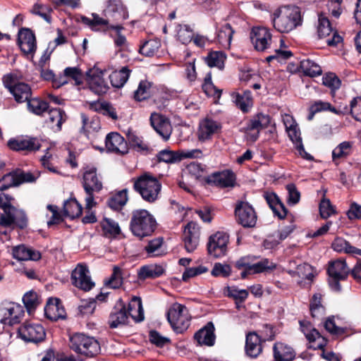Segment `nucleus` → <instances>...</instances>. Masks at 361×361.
<instances>
[{"mask_svg":"<svg viewBox=\"0 0 361 361\" xmlns=\"http://www.w3.org/2000/svg\"><path fill=\"white\" fill-rule=\"evenodd\" d=\"M302 19L299 7L283 6L272 14L274 27L281 33H288L302 25Z\"/></svg>","mask_w":361,"mask_h":361,"instance_id":"f257e3e1","label":"nucleus"},{"mask_svg":"<svg viewBox=\"0 0 361 361\" xmlns=\"http://www.w3.org/2000/svg\"><path fill=\"white\" fill-rule=\"evenodd\" d=\"M156 226V219L147 210L137 209L133 212L130 228L134 235L140 238L151 235Z\"/></svg>","mask_w":361,"mask_h":361,"instance_id":"f03ea898","label":"nucleus"},{"mask_svg":"<svg viewBox=\"0 0 361 361\" xmlns=\"http://www.w3.org/2000/svg\"><path fill=\"white\" fill-rule=\"evenodd\" d=\"M69 347L75 353L86 357H94L100 352L99 342L94 338L82 333L69 336Z\"/></svg>","mask_w":361,"mask_h":361,"instance_id":"7ed1b4c3","label":"nucleus"},{"mask_svg":"<svg viewBox=\"0 0 361 361\" xmlns=\"http://www.w3.org/2000/svg\"><path fill=\"white\" fill-rule=\"evenodd\" d=\"M133 187L144 200L154 202L158 199L161 185L156 177L146 173L134 180Z\"/></svg>","mask_w":361,"mask_h":361,"instance_id":"20e7f679","label":"nucleus"},{"mask_svg":"<svg viewBox=\"0 0 361 361\" xmlns=\"http://www.w3.org/2000/svg\"><path fill=\"white\" fill-rule=\"evenodd\" d=\"M82 185L86 192V209H90L95 204L94 192H99L103 187L102 180L97 173V169L94 166L84 168Z\"/></svg>","mask_w":361,"mask_h":361,"instance_id":"39448f33","label":"nucleus"},{"mask_svg":"<svg viewBox=\"0 0 361 361\" xmlns=\"http://www.w3.org/2000/svg\"><path fill=\"white\" fill-rule=\"evenodd\" d=\"M167 319L176 333H183L190 326V316L185 305L176 302L168 310Z\"/></svg>","mask_w":361,"mask_h":361,"instance_id":"423d86ee","label":"nucleus"},{"mask_svg":"<svg viewBox=\"0 0 361 361\" xmlns=\"http://www.w3.org/2000/svg\"><path fill=\"white\" fill-rule=\"evenodd\" d=\"M271 118L269 115L259 113L253 116L247 122L242 131L245 133V139L248 142H255L260 131L269 126Z\"/></svg>","mask_w":361,"mask_h":361,"instance_id":"0eeeda50","label":"nucleus"},{"mask_svg":"<svg viewBox=\"0 0 361 361\" xmlns=\"http://www.w3.org/2000/svg\"><path fill=\"white\" fill-rule=\"evenodd\" d=\"M24 308L20 304L4 302L0 304V323L13 326L20 322L24 316Z\"/></svg>","mask_w":361,"mask_h":361,"instance_id":"6e6552de","label":"nucleus"},{"mask_svg":"<svg viewBox=\"0 0 361 361\" xmlns=\"http://www.w3.org/2000/svg\"><path fill=\"white\" fill-rule=\"evenodd\" d=\"M329 276V285L334 290H340L341 285L339 281L345 280L350 272V269L346 264L345 259H338L329 262L327 269Z\"/></svg>","mask_w":361,"mask_h":361,"instance_id":"1a4fd4ad","label":"nucleus"},{"mask_svg":"<svg viewBox=\"0 0 361 361\" xmlns=\"http://www.w3.org/2000/svg\"><path fill=\"white\" fill-rule=\"evenodd\" d=\"M250 37L254 48L258 51H266L274 43L270 30L265 27H253Z\"/></svg>","mask_w":361,"mask_h":361,"instance_id":"9d476101","label":"nucleus"},{"mask_svg":"<svg viewBox=\"0 0 361 361\" xmlns=\"http://www.w3.org/2000/svg\"><path fill=\"white\" fill-rule=\"evenodd\" d=\"M317 31L318 37L326 39L329 46H336L342 41V37L334 31L329 18L322 13L318 16Z\"/></svg>","mask_w":361,"mask_h":361,"instance_id":"9b49d317","label":"nucleus"},{"mask_svg":"<svg viewBox=\"0 0 361 361\" xmlns=\"http://www.w3.org/2000/svg\"><path fill=\"white\" fill-rule=\"evenodd\" d=\"M222 125L219 121L209 117L202 119L198 125L197 136L199 141L205 142L221 133Z\"/></svg>","mask_w":361,"mask_h":361,"instance_id":"f8f14e48","label":"nucleus"},{"mask_svg":"<svg viewBox=\"0 0 361 361\" xmlns=\"http://www.w3.org/2000/svg\"><path fill=\"white\" fill-rule=\"evenodd\" d=\"M72 284L84 291H89L94 286L88 267L84 264H78L71 273Z\"/></svg>","mask_w":361,"mask_h":361,"instance_id":"ddd939ff","label":"nucleus"},{"mask_svg":"<svg viewBox=\"0 0 361 361\" xmlns=\"http://www.w3.org/2000/svg\"><path fill=\"white\" fill-rule=\"evenodd\" d=\"M235 215L237 222L245 228H253L256 225V212L247 202H238L235 208Z\"/></svg>","mask_w":361,"mask_h":361,"instance_id":"4468645a","label":"nucleus"},{"mask_svg":"<svg viewBox=\"0 0 361 361\" xmlns=\"http://www.w3.org/2000/svg\"><path fill=\"white\" fill-rule=\"evenodd\" d=\"M228 241L229 236L224 232L218 231L211 235L207 243L209 254L216 258L226 255Z\"/></svg>","mask_w":361,"mask_h":361,"instance_id":"2eb2a0df","label":"nucleus"},{"mask_svg":"<svg viewBox=\"0 0 361 361\" xmlns=\"http://www.w3.org/2000/svg\"><path fill=\"white\" fill-rule=\"evenodd\" d=\"M0 214V226L8 227L13 224L20 228H23L27 225V217L25 212L11 206L3 211Z\"/></svg>","mask_w":361,"mask_h":361,"instance_id":"dca6fc26","label":"nucleus"},{"mask_svg":"<svg viewBox=\"0 0 361 361\" xmlns=\"http://www.w3.org/2000/svg\"><path fill=\"white\" fill-rule=\"evenodd\" d=\"M18 335L26 342L38 343L44 340L46 334L41 324L25 322L18 329Z\"/></svg>","mask_w":361,"mask_h":361,"instance_id":"f3484780","label":"nucleus"},{"mask_svg":"<svg viewBox=\"0 0 361 361\" xmlns=\"http://www.w3.org/2000/svg\"><path fill=\"white\" fill-rule=\"evenodd\" d=\"M300 330L309 341V348L314 350L323 349L326 343V339L312 326L310 322L300 321Z\"/></svg>","mask_w":361,"mask_h":361,"instance_id":"a211bd4d","label":"nucleus"},{"mask_svg":"<svg viewBox=\"0 0 361 361\" xmlns=\"http://www.w3.org/2000/svg\"><path fill=\"white\" fill-rule=\"evenodd\" d=\"M37 177L31 173H25L16 171L5 175L0 179V190H5L8 188L17 186L23 183H31L36 180Z\"/></svg>","mask_w":361,"mask_h":361,"instance_id":"6ab92c4d","label":"nucleus"},{"mask_svg":"<svg viewBox=\"0 0 361 361\" xmlns=\"http://www.w3.org/2000/svg\"><path fill=\"white\" fill-rule=\"evenodd\" d=\"M87 80L90 89L97 94L107 92L109 86L103 78V72L98 68L90 69L87 73Z\"/></svg>","mask_w":361,"mask_h":361,"instance_id":"aec40b11","label":"nucleus"},{"mask_svg":"<svg viewBox=\"0 0 361 361\" xmlns=\"http://www.w3.org/2000/svg\"><path fill=\"white\" fill-rule=\"evenodd\" d=\"M150 123L154 130L164 140L169 139L172 133V126L166 117L158 113H152L150 116Z\"/></svg>","mask_w":361,"mask_h":361,"instance_id":"412c9836","label":"nucleus"},{"mask_svg":"<svg viewBox=\"0 0 361 361\" xmlns=\"http://www.w3.org/2000/svg\"><path fill=\"white\" fill-rule=\"evenodd\" d=\"M207 182L220 188H232L235 185V175L230 170H224L209 176Z\"/></svg>","mask_w":361,"mask_h":361,"instance_id":"4be33fe9","label":"nucleus"},{"mask_svg":"<svg viewBox=\"0 0 361 361\" xmlns=\"http://www.w3.org/2000/svg\"><path fill=\"white\" fill-rule=\"evenodd\" d=\"M18 43L25 54H32L37 48L34 33L28 28H21L18 32Z\"/></svg>","mask_w":361,"mask_h":361,"instance_id":"5701e85b","label":"nucleus"},{"mask_svg":"<svg viewBox=\"0 0 361 361\" xmlns=\"http://www.w3.org/2000/svg\"><path fill=\"white\" fill-rule=\"evenodd\" d=\"M105 11L107 16L114 21L119 22L128 18L127 8L121 0H108Z\"/></svg>","mask_w":361,"mask_h":361,"instance_id":"b1692460","label":"nucleus"},{"mask_svg":"<svg viewBox=\"0 0 361 361\" xmlns=\"http://www.w3.org/2000/svg\"><path fill=\"white\" fill-rule=\"evenodd\" d=\"M7 145L13 151H36L41 147L36 137L13 138L9 140Z\"/></svg>","mask_w":361,"mask_h":361,"instance_id":"393cba45","label":"nucleus"},{"mask_svg":"<svg viewBox=\"0 0 361 361\" xmlns=\"http://www.w3.org/2000/svg\"><path fill=\"white\" fill-rule=\"evenodd\" d=\"M44 314L47 319L51 321H57L66 318V312L58 298H50L44 307Z\"/></svg>","mask_w":361,"mask_h":361,"instance_id":"a878e982","label":"nucleus"},{"mask_svg":"<svg viewBox=\"0 0 361 361\" xmlns=\"http://www.w3.org/2000/svg\"><path fill=\"white\" fill-rule=\"evenodd\" d=\"M12 255L13 258L19 261H37L41 259V253L32 247L25 245L15 246L12 249Z\"/></svg>","mask_w":361,"mask_h":361,"instance_id":"bb28decb","label":"nucleus"},{"mask_svg":"<svg viewBox=\"0 0 361 361\" xmlns=\"http://www.w3.org/2000/svg\"><path fill=\"white\" fill-rule=\"evenodd\" d=\"M105 145L109 151L121 154L128 152L127 143L124 137L118 133H109L106 137Z\"/></svg>","mask_w":361,"mask_h":361,"instance_id":"cd10ccee","label":"nucleus"},{"mask_svg":"<svg viewBox=\"0 0 361 361\" xmlns=\"http://www.w3.org/2000/svg\"><path fill=\"white\" fill-rule=\"evenodd\" d=\"M295 352L293 348L282 342H276L273 346V361H293Z\"/></svg>","mask_w":361,"mask_h":361,"instance_id":"c85d7f7f","label":"nucleus"},{"mask_svg":"<svg viewBox=\"0 0 361 361\" xmlns=\"http://www.w3.org/2000/svg\"><path fill=\"white\" fill-rule=\"evenodd\" d=\"M66 119L65 112L60 109H48L47 111L45 122L54 131L61 130V126Z\"/></svg>","mask_w":361,"mask_h":361,"instance_id":"c756f323","label":"nucleus"},{"mask_svg":"<svg viewBox=\"0 0 361 361\" xmlns=\"http://www.w3.org/2000/svg\"><path fill=\"white\" fill-rule=\"evenodd\" d=\"M262 342L256 331H252L246 335L245 352L250 357H257L262 352Z\"/></svg>","mask_w":361,"mask_h":361,"instance_id":"7c9ffc66","label":"nucleus"},{"mask_svg":"<svg viewBox=\"0 0 361 361\" xmlns=\"http://www.w3.org/2000/svg\"><path fill=\"white\" fill-rule=\"evenodd\" d=\"M68 78H71L75 81V85H80L82 80V73L80 68L77 67H68L63 71V75L60 76L59 80L54 81V87L59 88L61 86L68 83Z\"/></svg>","mask_w":361,"mask_h":361,"instance_id":"2f4dec72","label":"nucleus"},{"mask_svg":"<svg viewBox=\"0 0 361 361\" xmlns=\"http://www.w3.org/2000/svg\"><path fill=\"white\" fill-rule=\"evenodd\" d=\"M214 326L212 322H209L204 327L199 330L195 334V339L200 345L212 346L215 341L214 334Z\"/></svg>","mask_w":361,"mask_h":361,"instance_id":"473e14b6","label":"nucleus"},{"mask_svg":"<svg viewBox=\"0 0 361 361\" xmlns=\"http://www.w3.org/2000/svg\"><path fill=\"white\" fill-rule=\"evenodd\" d=\"M286 132L290 140L294 144L299 155L307 160H312L313 157L304 149L300 136V130L298 128V126L297 125L295 127L287 130Z\"/></svg>","mask_w":361,"mask_h":361,"instance_id":"72a5a7b5","label":"nucleus"},{"mask_svg":"<svg viewBox=\"0 0 361 361\" xmlns=\"http://www.w3.org/2000/svg\"><path fill=\"white\" fill-rule=\"evenodd\" d=\"M128 321V314L125 306L121 303L114 309L109 318V326L112 329L125 324Z\"/></svg>","mask_w":361,"mask_h":361,"instance_id":"f704fd0d","label":"nucleus"},{"mask_svg":"<svg viewBox=\"0 0 361 361\" xmlns=\"http://www.w3.org/2000/svg\"><path fill=\"white\" fill-rule=\"evenodd\" d=\"M8 89L13 95L16 101L19 103L27 102L32 94L30 87L24 82H18L13 86L8 87Z\"/></svg>","mask_w":361,"mask_h":361,"instance_id":"c9c22d12","label":"nucleus"},{"mask_svg":"<svg viewBox=\"0 0 361 361\" xmlns=\"http://www.w3.org/2000/svg\"><path fill=\"white\" fill-rule=\"evenodd\" d=\"M128 317L130 316L132 319L139 322L144 319V312L142 306V301L140 298L133 297L128 303V310H126Z\"/></svg>","mask_w":361,"mask_h":361,"instance_id":"e433bc0d","label":"nucleus"},{"mask_svg":"<svg viewBox=\"0 0 361 361\" xmlns=\"http://www.w3.org/2000/svg\"><path fill=\"white\" fill-rule=\"evenodd\" d=\"M232 99L235 105L243 112H247L252 106V98L250 90H245L243 94L233 93Z\"/></svg>","mask_w":361,"mask_h":361,"instance_id":"4c0bfd02","label":"nucleus"},{"mask_svg":"<svg viewBox=\"0 0 361 361\" xmlns=\"http://www.w3.org/2000/svg\"><path fill=\"white\" fill-rule=\"evenodd\" d=\"M334 250L338 252H345L350 255H361V250L351 245L348 241L341 237L334 239L331 245Z\"/></svg>","mask_w":361,"mask_h":361,"instance_id":"58836bf2","label":"nucleus"},{"mask_svg":"<svg viewBox=\"0 0 361 361\" xmlns=\"http://www.w3.org/2000/svg\"><path fill=\"white\" fill-rule=\"evenodd\" d=\"M131 71L127 67H122L119 71H113L110 75V82L113 87L121 88L127 82Z\"/></svg>","mask_w":361,"mask_h":361,"instance_id":"ea45409f","label":"nucleus"},{"mask_svg":"<svg viewBox=\"0 0 361 361\" xmlns=\"http://www.w3.org/2000/svg\"><path fill=\"white\" fill-rule=\"evenodd\" d=\"M164 272L162 266L152 264L142 267L138 271V276L140 279H154L161 276Z\"/></svg>","mask_w":361,"mask_h":361,"instance_id":"a19ab883","label":"nucleus"},{"mask_svg":"<svg viewBox=\"0 0 361 361\" xmlns=\"http://www.w3.org/2000/svg\"><path fill=\"white\" fill-rule=\"evenodd\" d=\"M234 30L228 23L221 25L217 32V40L225 49H229Z\"/></svg>","mask_w":361,"mask_h":361,"instance_id":"79ce46f5","label":"nucleus"},{"mask_svg":"<svg viewBox=\"0 0 361 361\" xmlns=\"http://www.w3.org/2000/svg\"><path fill=\"white\" fill-rule=\"evenodd\" d=\"M82 206L75 199H70L64 202L63 215L70 219L79 217L82 214Z\"/></svg>","mask_w":361,"mask_h":361,"instance_id":"37998d69","label":"nucleus"},{"mask_svg":"<svg viewBox=\"0 0 361 361\" xmlns=\"http://www.w3.org/2000/svg\"><path fill=\"white\" fill-rule=\"evenodd\" d=\"M80 118L82 124L81 132L85 133H90L91 131L97 132L100 129L101 124L98 117L93 116L90 118L85 114L81 113Z\"/></svg>","mask_w":361,"mask_h":361,"instance_id":"c03bdc74","label":"nucleus"},{"mask_svg":"<svg viewBox=\"0 0 361 361\" xmlns=\"http://www.w3.org/2000/svg\"><path fill=\"white\" fill-rule=\"evenodd\" d=\"M226 59V56L223 51H212L205 58V62L209 67H216L222 70L224 68Z\"/></svg>","mask_w":361,"mask_h":361,"instance_id":"a18cd8bd","label":"nucleus"},{"mask_svg":"<svg viewBox=\"0 0 361 361\" xmlns=\"http://www.w3.org/2000/svg\"><path fill=\"white\" fill-rule=\"evenodd\" d=\"M300 67L305 75L310 77L319 75L322 72L320 66L309 59L301 61Z\"/></svg>","mask_w":361,"mask_h":361,"instance_id":"49530a36","label":"nucleus"},{"mask_svg":"<svg viewBox=\"0 0 361 361\" xmlns=\"http://www.w3.org/2000/svg\"><path fill=\"white\" fill-rule=\"evenodd\" d=\"M128 201L127 190H122L112 195L108 200V205L114 210L121 209Z\"/></svg>","mask_w":361,"mask_h":361,"instance_id":"de8ad7c7","label":"nucleus"},{"mask_svg":"<svg viewBox=\"0 0 361 361\" xmlns=\"http://www.w3.org/2000/svg\"><path fill=\"white\" fill-rule=\"evenodd\" d=\"M161 47V42L158 39H152L146 41L140 48V53L145 56H155Z\"/></svg>","mask_w":361,"mask_h":361,"instance_id":"09e8293b","label":"nucleus"},{"mask_svg":"<svg viewBox=\"0 0 361 361\" xmlns=\"http://www.w3.org/2000/svg\"><path fill=\"white\" fill-rule=\"evenodd\" d=\"M152 83L148 80H141L137 89L134 92V98L137 101H143L149 98L151 95Z\"/></svg>","mask_w":361,"mask_h":361,"instance_id":"8fccbe9b","label":"nucleus"},{"mask_svg":"<svg viewBox=\"0 0 361 361\" xmlns=\"http://www.w3.org/2000/svg\"><path fill=\"white\" fill-rule=\"evenodd\" d=\"M352 150V144L350 142L345 141L340 143L332 152V159L334 161L346 158Z\"/></svg>","mask_w":361,"mask_h":361,"instance_id":"3c124183","label":"nucleus"},{"mask_svg":"<svg viewBox=\"0 0 361 361\" xmlns=\"http://www.w3.org/2000/svg\"><path fill=\"white\" fill-rule=\"evenodd\" d=\"M27 107L32 113L36 115H42L48 110L49 105L46 102L39 98H33L27 101Z\"/></svg>","mask_w":361,"mask_h":361,"instance_id":"603ef678","label":"nucleus"},{"mask_svg":"<svg viewBox=\"0 0 361 361\" xmlns=\"http://www.w3.org/2000/svg\"><path fill=\"white\" fill-rule=\"evenodd\" d=\"M276 268V264L268 259H263L256 263L250 264L248 274H258L267 270H272Z\"/></svg>","mask_w":361,"mask_h":361,"instance_id":"864d4df0","label":"nucleus"},{"mask_svg":"<svg viewBox=\"0 0 361 361\" xmlns=\"http://www.w3.org/2000/svg\"><path fill=\"white\" fill-rule=\"evenodd\" d=\"M162 245V238H154L148 242L147 245L145 247V250L149 257L160 256L163 254V250H161Z\"/></svg>","mask_w":361,"mask_h":361,"instance_id":"5fc2aeb1","label":"nucleus"},{"mask_svg":"<svg viewBox=\"0 0 361 361\" xmlns=\"http://www.w3.org/2000/svg\"><path fill=\"white\" fill-rule=\"evenodd\" d=\"M23 301L29 314H31L40 303L38 295L34 291L26 293Z\"/></svg>","mask_w":361,"mask_h":361,"instance_id":"6e6d98bb","label":"nucleus"},{"mask_svg":"<svg viewBox=\"0 0 361 361\" xmlns=\"http://www.w3.org/2000/svg\"><path fill=\"white\" fill-rule=\"evenodd\" d=\"M101 224L102 229L106 235L116 236L121 233V228L118 224L111 219L104 218Z\"/></svg>","mask_w":361,"mask_h":361,"instance_id":"4d7b16f0","label":"nucleus"},{"mask_svg":"<svg viewBox=\"0 0 361 361\" xmlns=\"http://www.w3.org/2000/svg\"><path fill=\"white\" fill-rule=\"evenodd\" d=\"M82 22L84 24L90 26L93 30H97V27L99 25L106 26V29L109 30V28H108V27L111 25L109 24V21L107 20L99 17L97 14H92V18L87 17H82Z\"/></svg>","mask_w":361,"mask_h":361,"instance_id":"13d9d810","label":"nucleus"},{"mask_svg":"<svg viewBox=\"0 0 361 361\" xmlns=\"http://www.w3.org/2000/svg\"><path fill=\"white\" fill-rule=\"evenodd\" d=\"M51 11L52 9L50 6L39 3H36L35 4H34L31 10V12L33 14L39 16L49 23H50L51 21V18L50 16Z\"/></svg>","mask_w":361,"mask_h":361,"instance_id":"bf43d9fd","label":"nucleus"},{"mask_svg":"<svg viewBox=\"0 0 361 361\" xmlns=\"http://www.w3.org/2000/svg\"><path fill=\"white\" fill-rule=\"evenodd\" d=\"M322 296L319 293L313 295L310 302V310L313 317H319L324 314V307L321 304Z\"/></svg>","mask_w":361,"mask_h":361,"instance_id":"052dcab7","label":"nucleus"},{"mask_svg":"<svg viewBox=\"0 0 361 361\" xmlns=\"http://www.w3.org/2000/svg\"><path fill=\"white\" fill-rule=\"evenodd\" d=\"M225 294L235 300L237 302H244L248 296V292L245 289H238L235 287H227Z\"/></svg>","mask_w":361,"mask_h":361,"instance_id":"680f3d73","label":"nucleus"},{"mask_svg":"<svg viewBox=\"0 0 361 361\" xmlns=\"http://www.w3.org/2000/svg\"><path fill=\"white\" fill-rule=\"evenodd\" d=\"M123 278L121 269L114 267L110 279L106 282V285L111 288H118L122 285Z\"/></svg>","mask_w":361,"mask_h":361,"instance_id":"e2e57ef3","label":"nucleus"},{"mask_svg":"<svg viewBox=\"0 0 361 361\" xmlns=\"http://www.w3.org/2000/svg\"><path fill=\"white\" fill-rule=\"evenodd\" d=\"M177 37L183 44H187L192 39V30L188 25H179L177 31Z\"/></svg>","mask_w":361,"mask_h":361,"instance_id":"0e129e2a","label":"nucleus"},{"mask_svg":"<svg viewBox=\"0 0 361 361\" xmlns=\"http://www.w3.org/2000/svg\"><path fill=\"white\" fill-rule=\"evenodd\" d=\"M202 89L208 96L216 97L217 98H219L221 96V91L217 89L212 82L210 74H208L205 77L204 82L202 85Z\"/></svg>","mask_w":361,"mask_h":361,"instance_id":"69168bd1","label":"nucleus"},{"mask_svg":"<svg viewBox=\"0 0 361 361\" xmlns=\"http://www.w3.org/2000/svg\"><path fill=\"white\" fill-rule=\"evenodd\" d=\"M208 271V269L202 265L196 267H190L185 270L182 275L183 281H188L190 278L204 274Z\"/></svg>","mask_w":361,"mask_h":361,"instance_id":"338daca9","label":"nucleus"},{"mask_svg":"<svg viewBox=\"0 0 361 361\" xmlns=\"http://www.w3.org/2000/svg\"><path fill=\"white\" fill-rule=\"evenodd\" d=\"M257 334L258 336L260 338V341L262 343L272 341L275 338L273 327L269 324H264L262 329L258 330Z\"/></svg>","mask_w":361,"mask_h":361,"instance_id":"774afa93","label":"nucleus"}]
</instances>
